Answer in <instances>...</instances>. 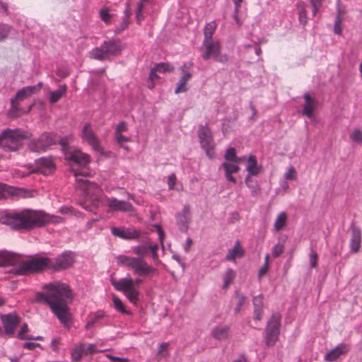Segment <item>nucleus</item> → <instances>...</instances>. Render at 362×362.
I'll list each match as a JSON object with an SVG mask.
<instances>
[{"label":"nucleus","mask_w":362,"mask_h":362,"mask_svg":"<svg viewBox=\"0 0 362 362\" xmlns=\"http://www.w3.org/2000/svg\"><path fill=\"white\" fill-rule=\"evenodd\" d=\"M43 289L47 293H37V300L47 305L60 322L65 327H69L71 315L68 302L73 298L71 288L64 283L54 281L45 284Z\"/></svg>","instance_id":"f257e3e1"},{"label":"nucleus","mask_w":362,"mask_h":362,"mask_svg":"<svg viewBox=\"0 0 362 362\" xmlns=\"http://www.w3.org/2000/svg\"><path fill=\"white\" fill-rule=\"evenodd\" d=\"M56 217L43 211L23 209L19 211L5 212L0 216V222L18 231L30 230L56 222Z\"/></svg>","instance_id":"f03ea898"},{"label":"nucleus","mask_w":362,"mask_h":362,"mask_svg":"<svg viewBox=\"0 0 362 362\" xmlns=\"http://www.w3.org/2000/svg\"><path fill=\"white\" fill-rule=\"evenodd\" d=\"M132 252L138 257L119 255L117 262L119 265L132 270L135 275L139 276H149L157 272V269L148 264L144 257L148 254V244L145 243L132 247Z\"/></svg>","instance_id":"7ed1b4c3"},{"label":"nucleus","mask_w":362,"mask_h":362,"mask_svg":"<svg viewBox=\"0 0 362 362\" xmlns=\"http://www.w3.org/2000/svg\"><path fill=\"white\" fill-rule=\"evenodd\" d=\"M69 160L82 168L79 170L71 167V171L76 177L77 187L83 190L86 194H90L92 190L98 191L99 187L97 184L90 182L87 179L84 178L90 175L89 170L86 168L90 162V156L80 150H76L70 154Z\"/></svg>","instance_id":"20e7f679"},{"label":"nucleus","mask_w":362,"mask_h":362,"mask_svg":"<svg viewBox=\"0 0 362 362\" xmlns=\"http://www.w3.org/2000/svg\"><path fill=\"white\" fill-rule=\"evenodd\" d=\"M101 189L98 191L92 190L90 194H86L88 197V202L91 203V206L84 204L83 207L88 211H93L98 209L100 205L107 206L111 211L122 212H133L134 206L126 201L118 200L115 197H100L99 194Z\"/></svg>","instance_id":"39448f33"},{"label":"nucleus","mask_w":362,"mask_h":362,"mask_svg":"<svg viewBox=\"0 0 362 362\" xmlns=\"http://www.w3.org/2000/svg\"><path fill=\"white\" fill-rule=\"evenodd\" d=\"M16 265V274L27 275L40 272L49 267L50 259L47 257H33L26 261H21L18 256V262Z\"/></svg>","instance_id":"423d86ee"},{"label":"nucleus","mask_w":362,"mask_h":362,"mask_svg":"<svg viewBox=\"0 0 362 362\" xmlns=\"http://www.w3.org/2000/svg\"><path fill=\"white\" fill-rule=\"evenodd\" d=\"M111 282L116 290L124 293L132 303L136 305L139 300V291L136 288L135 284L139 285L142 284L143 280L141 279L136 278L134 280L131 277H126L119 281L112 280Z\"/></svg>","instance_id":"0eeeda50"},{"label":"nucleus","mask_w":362,"mask_h":362,"mask_svg":"<svg viewBox=\"0 0 362 362\" xmlns=\"http://www.w3.org/2000/svg\"><path fill=\"white\" fill-rule=\"evenodd\" d=\"M122 49L123 47L119 42L105 41L99 47L93 49L90 52V56L96 60H109L111 57L120 54Z\"/></svg>","instance_id":"6e6552de"},{"label":"nucleus","mask_w":362,"mask_h":362,"mask_svg":"<svg viewBox=\"0 0 362 362\" xmlns=\"http://www.w3.org/2000/svg\"><path fill=\"white\" fill-rule=\"evenodd\" d=\"M25 138V135L21 130L8 129L0 135V146L8 151H16L21 148Z\"/></svg>","instance_id":"1a4fd4ad"},{"label":"nucleus","mask_w":362,"mask_h":362,"mask_svg":"<svg viewBox=\"0 0 362 362\" xmlns=\"http://www.w3.org/2000/svg\"><path fill=\"white\" fill-rule=\"evenodd\" d=\"M221 46L218 40H203L202 57L204 60L214 59L216 61L225 63L228 62V57L221 54Z\"/></svg>","instance_id":"9d476101"},{"label":"nucleus","mask_w":362,"mask_h":362,"mask_svg":"<svg viewBox=\"0 0 362 362\" xmlns=\"http://www.w3.org/2000/svg\"><path fill=\"white\" fill-rule=\"evenodd\" d=\"M42 87V83L40 82L35 86H26L19 90L16 93V97L13 99H11V108L9 111L10 116L13 117H18L19 115L18 114V102L19 100H23V99L28 98L32 96L33 95L37 93L38 92H40Z\"/></svg>","instance_id":"9b49d317"},{"label":"nucleus","mask_w":362,"mask_h":362,"mask_svg":"<svg viewBox=\"0 0 362 362\" xmlns=\"http://www.w3.org/2000/svg\"><path fill=\"white\" fill-rule=\"evenodd\" d=\"M281 315L274 313L267 322L265 343L267 346H273L277 341L280 332Z\"/></svg>","instance_id":"f8f14e48"},{"label":"nucleus","mask_w":362,"mask_h":362,"mask_svg":"<svg viewBox=\"0 0 362 362\" xmlns=\"http://www.w3.org/2000/svg\"><path fill=\"white\" fill-rule=\"evenodd\" d=\"M198 137L201 144V146L205 151L206 155L210 158H213L215 154L214 143L211 132L206 125H199L198 130Z\"/></svg>","instance_id":"ddd939ff"},{"label":"nucleus","mask_w":362,"mask_h":362,"mask_svg":"<svg viewBox=\"0 0 362 362\" xmlns=\"http://www.w3.org/2000/svg\"><path fill=\"white\" fill-rule=\"evenodd\" d=\"M1 320L4 332L6 334L12 337L16 331V327L19 325L21 320L16 313L1 315Z\"/></svg>","instance_id":"4468645a"},{"label":"nucleus","mask_w":362,"mask_h":362,"mask_svg":"<svg viewBox=\"0 0 362 362\" xmlns=\"http://www.w3.org/2000/svg\"><path fill=\"white\" fill-rule=\"evenodd\" d=\"M83 141L87 142L92 146L93 149L99 152H103V148L100 145V141L94 133L90 124H86L81 132Z\"/></svg>","instance_id":"2eb2a0df"},{"label":"nucleus","mask_w":362,"mask_h":362,"mask_svg":"<svg viewBox=\"0 0 362 362\" xmlns=\"http://www.w3.org/2000/svg\"><path fill=\"white\" fill-rule=\"evenodd\" d=\"M54 144L55 141L49 134L43 133L37 139L30 141L29 148L33 151H44Z\"/></svg>","instance_id":"dca6fc26"},{"label":"nucleus","mask_w":362,"mask_h":362,"mask_svg":"<svg viewBox=\"0 0 362 362\" xmlns=\"http://www.w3.org/2000/svg\"><path fill=\"white\" fill-rule=\"evenodd\" d=\"M192 66V63L185 64L180 69V71L182 72V76L180 78L177 87L175 90V93L176 94L185 93L187 90L188 88L187 83L192 78V74L190 70Z\"/></svg>","instance_id":"f3484780"},{"label":"nucleus","mask_w":362,"mask_h":362,"mask_svg":"<svg viewBox=\"0 0 362 362\" xmlns=\"http://www.w3.org/2000/svg\"><path fill=\"white\" fill-rule=\"evenodd\" d=\"M112 235L124 240L139 239L141 235V231L134 228H111Z\"/></svg>","instance_id":"a211bd4d"},{"label":"nucleus","mask_w":362,"mask_h":362,"mask_svg":"<svg viewBox=\"0 0 362 362\" xmlns=\"http://www.w3.org/2000/svg\"><path fill=\"white\" fill-rule=\"evenodd\" d=\"M74 259V256L72 252H64L55 259L54 263H52L50 260L49 267L56 270L67 269L72 265Z\"/></svg>","instance_id":"6ab92c4d"},{"label":"nucleus","mask_w":362,"mask_h":362,"mask_svg":"<svg viewBox=\"0 0 362 362\" xmlns=\"http://www.w3.org/2000/svg\"><path fill=\"white\" fill-rule=\"evenodd\" d=\"M350 350V347L346 344H339L334 349L329 350L325 356L326 361H334L340 356L346 354Z\"/></svg>","instance_id":"aec40b11"},{"label":"nucleus","mask_w":362,"mask_h":362,"mask_svg":"<svg viewBox=\"0 0 362 362\" xmlns=\"http://www.w3.org/2000/svg\"><path fill=\"white\" fill-rule=\"evenodd\" d=\"M177 223L181 231L187 229L188 224L191 220L190 207L185 205L182 211L176 215Z\"/></svg>","instance_id":"412c9836"},{"label":"nucleus","mask_w":362,"mask_h":362,"mask_svg":"<svg viewBox=\"0 0 362 362\" xmlns=\"http://www.w3.org/2000/svg\"><path fill=\"white\" fill-rule=\"evenodd\" d=\"M351 239H350V249L353 252H358L361 247V230L359 228L354 224H351Z\"/></svg>","instance_id":"4be33fe9"},{"label":"nucleus","mask_w":362,"mask_h":362,"mask_svg":"<svg viewBox=\"0 0 362 362\" xmlns=\"http://www.w3.org/2000/svg\"><path fill=\"white\" fill-rule=\"evenodd\" d=\"M18 262V255L6 250H0V267L16 265Z\"/></svg>","instance_id":"5701e85b"},{"label":"nucleus","mask_w":362,"mask_h":362,"mask_svg":"<svg viewBox=\"0 0 362 362\" xmlns=\"http://www.w3.org/2000/svg\"><path fill=\"white\" fill-rule=\"evenodd\" d=\"M222 167L225 170L227 180L235 183L236 180L232 176V174L236 173L240 170L238 165L233 162L226 161L222 164Z\"/></svg>","instance_id":"b1692460"},{"label":"nucleus","mask_w":362,"mask_h":362,"mask_svg":"<svg viewBox=\"0 0 362 362\" xmlns=\"http://www.w3.org/2000/svg\"><path fill=\"white\" fill-rule=\"evenodd\" d=\"M229 335V327L226 325H220L214 327L211 330V336L219 341L226 340Z\"/></svg>","instance_id":"393cba45"},{"label":"nucleus","mask_w":362,"mask_h":362,"mask_svg":"<svg viewBox=\"0 0 362 362\" xmlns=\"http://www.w3.org/2000/svg\"><path fill=\"white\" fill-rule=\"evenodd\" d=\"M38 170L44 174L50 173L54 168V165L51 158H42L38 160Z\"/></svg>","instance_id":"a878e982"},{"label":"nucleus","mask_w":362,"mask_h":362,"mask_svg":"<svg viewBox=\"0 0 362 362\" xmlns=\"http://www.w3.org/2000/svg\"><path fill=\"white\" fill-rule=\"evenodd\" d=\"M245 251L241 247L240 242L237 241L234 247L229 250L226 259L228 261H234L236 258H240L243 257Z\"/></svg>","instance_id":"bb28decb"},{"label":"nucleus","mask_w":362,"mask_h":362,"mask_svg":"<svg viewBox=\"0 0 362 362\" xmlns=\"http://www.w3.org/2000/svg\"><path fill=\"white\" fill-rule=\"evenodd\" d=\"M305 103L303 106V114L308 118L313 117V111L315 107V101L308 94L305 95Z\"/></svg>","instance_id":"cd10ccee"},{"label":"nucleus","mask_w":362,"mask_h":362,"mask_svg":"<svg viewBox=\"0 0 362 362\" xmlns=\"http://www.w3.org/2000/svg\"><path fill=\"white\" fill-rule=\"evenodd\" d=\"M247 170L249 176L257 175L261 171V167L257 165V159L255 156H250L247 159Z\"/></svg>","instance_id":"c85d7f7f"},{"label":"nucleus","mask_w":362,"mask_h":362,"mask_svg":"<svg viewBox=\"0 0 362 362\" xmlns=\"http://www.w3.org/2000/svg\"><path fill=\"white\" fill-rule=\"evenodd\" d=\"M83 355H86V344L80 343L76 344L71 353V358L74 361H80Z\"/></svg>","instance_id":"c756f323"},{"label":"nucleus","mask_w":362,"mask_h":362,"mask_svg":"<svg viewBox=\"0 0 362 362\" xmlns=\"http://www.w3.org/2000/svg\"><path fill=\"white\" fill-rule=\"evenodd\" d=\"M217 25L215 21H211L206 24L204 31V40H213V35L216 29Z\"/></svg>","instance_id":"7c9ffc66"},{"label":"nucleus","mask_w":362,"mask_h":362,"mask_svg":"<svg viewBox=\"0 0 362 362\" xmlns=\"http://www.w3.org/2000/svg\"><path fill=\"white\" fill-rule=\"evenodd\" d=\"M18 194V189L0 183V197L15 196Z\"/></svg>","instance_id":"2f4dec72"},{"label":"nucleus","mask_w":362,"mask_h":362,"mask_svg":"<svg viewBox=\"0 0 362 362\" xmlns=\"http://www.w3.org/2000/svg\"><path fill=\"white\" fill-rule=\"evenodd\" d=\"M153 1V0H139L136 12V21L139 24H140L144 19L143 12L146 6L150 4Z\"/></svg>","instance_id":"473e14b6"},{"label":"nucleus","mask_w":362,"mask_h":362,"mask_svg":"<svg viewBox=\"0 0 362 362\" xmlns=\"http://www.w3.org/2000/svg\"><path fill=\"white\" fill-rule=\"evenodd\" d=\"M287 223V215L285 212H281L279 213L275 220L274 222V229L276 231L281 230L284 227L286 226Z\"/></svg>","instance_id":"72a5a7b5"},{"label":"nucleus","mask_w":362,"mask_h":362,"mask_svg":"<svg viewBox=\"0 0 362 362\" xmlns=\"http://www.w3.org/2000/svg\"><path fill=\"white\" fill-rule=\"evenodd\" d=\"M66 92V86L65 85L60 86L59 88L56 91L50 92V103L54 104L58 102L61 99V98L65 94Z\"/></svg>","instance_id":"f704fd0d"},{"label":"nucleus","mask_w":362,"mask_h":362,"mask_svg":"<svg viewBox=\"0 0 362 362\" xmlns=\"http://www.w3.org/2000/svg\"><path fill=\"white\" fill-rule=\"evenodd\" d=\"M104 317V313L98 311L95 313L90 314L86 325V329H88L92 327L99 320Z\"/></svg>","instance_id":"c9c22d12"},{"label":"nucleus","mask_w":362,"mask_h":362,"mask_svg":"<svg viewBox=\"0 0 362 362\" xmlns=\"http://www.w3.org/2000/svg\"><path fill=\"white\" fill-rule=\"evenodd\" d=\"M235 276L233 269H228L223 275V288H227Z\"/></svg>","instance_id":"e433bc0d"},{"label":"nucleus","mask_w":362,"mask_h":362,"mask_svg":"<svg viewBox=\"0 0 362 362\" xmlns=\"http://www.w3.org/2000/svg\"><path fill=\"white\" fill-rule=\"evenodd\" d=\"M112 301L114 303L115 308L121 313L130 315L131 313L125 309V307L122 303V301L116 296H112Z\"/></svg>","instance_id":"4c0bfd02"},{"label":"nucleus","mask_w":362,"mask_h":362,"mask_svg":"<svg viewBox=\"0 0 362 362\" xmlns=\"http://www.w3.org/2000/svg\"><path fill=\"white\" fill-rule=\"evenodd\" d=\"M100 18L101 20L105 23L106 24H110L113 15L110 13V10L107 8H102L100 12Z\"/></svg>","instance_id":"58836bf2"},{"label":"nucleus","mask_w":362,"mask_h":362,"mask_svg":"<svg viewBox=\"0 0 362 362\" xmlns=\"http://www.w3.org/2000/svg\"><path fill=\"white\" fill-rule=\"evenodd\" d=\"M11 30V27L7 24L0 23V42L6 40Z\"/></svg>","instance_id":"ea45409f"},{"label":"nucleus","mask_w":362,"mask_h":362,"mask_svg":"<svg viewBox=\"0 0 362 362\" xmlns=\"http://www.w3.org/2000/svg\"><path fill=\"white\" fill-rule=\"evenodd\" d=\"M29 332V328L27 324H23L18 332V337L22 340H32L33 337L27 335L26 334Z\"/></svg>","instance_id":"a19ab883"},{"label":"nucleus","mask_w":362,"mask_h":362,"mask_svg":"<svg viewBox=\"0 0 362 362\" xmlns=\"http://www.w3.org/2000/svg\"><path fill=\"white\" fill-rule=\"evenodd\" d=\"M341 22L342 18L341 17L340 11H338L337 15L335 17L334 25V32L337 35H341L342 32L341 28Z\"/></svg>","instance_id":"79ce46f5"},{"label":"nucleus","mask_w":362,"mask_h":362,"mask_svg":"<svg viewBox=\"0 0 362 362\" xmlns=\"http://www.w3.org/2000/svg\"><path fill=\"white\" fill-rule=\"evenodd\" d=\"M226 161L228 162H235V160H238V156H236V150L235 148L230 147L227 149L226 154L224 156Z\"/></svg>","instance_id":"37998d69"},{"label":"nucleus","mask_w":362,"mask_h":362,"mask_svg":"<svg viewBox=\"0 0 362 362\" xmlns=\"http://www.w3.org/2000/svg\"><path fill=\"white\" fill-rule=\"evenodd\" d=\"M174 67L168 63H160L156 65V70L159 73L173 72Z\"/></svg>","instance_id":"c03bdc74"},{"label":"nucleus","mask_w":362,"mask_h":362,"mask_svg":"<svg viewBox=\"0 0 362 362\" xmlns=\"http://www.w3.org/2000/svg\"><path fill=\"white\" fill-rule=\"evenodd\" d=\"M235 298L237 300V306L235 308V312L238 313L240 311L242 307L246 302V298L241 293L237 292L235 293Z\"/></svg>","instance_id":"a18cd8bd"},{"label":"nucleus","mask_w":362,"mask_h":362,"mask_svg":"<svg viewBox=\"0 0 362 362\" xmlns=\"http://www.w3.org/2000/svg\"><path fill=\"white\" fill-rule=\"evenodd\" d=\"M284 251V245L279 242L272 248V255L274 257H279Z\"/></svg>","instance_id":"49530a36"},{"label":"nucleus","mask_w":362,"mask_h":362,"mask_svg":"<svg viewBox=\"0 0 362 362\" xmlns=\"http://www.w3.org/2000/svg\"><path fill=\"white\" fill-rule=\"evenodd\" d=\"M269 255L267 254L264 257V265L259 270V277L261 278L264 275L267 274L269 269Z\"/></svg>","instance_id":"de8ad7c7"},{"label":"nucleus","mask_w":362,"mask_h":362,"mask_svg":"<svg viewBox=\"0 0 362 362\" xmlns=\"http://www.w3.org/2000/svg\"><path fill=\"white\" fill-rule=\"evenodd\" d=\"M157 70H156V66L151 69L149 77H148V86L149 88H153L154 87L153 81L158 78V76L157 75Z\"/></svg>","instance_id":"09e8293b"},{"label":"nucleus","mask_w":362,"mask_h":362,"mask_svg":"<svg viewBox=\"0 0 362 362\" xmlns=\"http://www.w3.org/2000/svg\"><path fill=\"white\" fill-rule=\"evenodd\" d=\"M168 346L169 344L168 342L161 343L158 347V355L165 358L168 356Z\"/></svg>","instance_id":"8fccbe9b"},{"label":"nucleus","mask_w":362,"mask_h":362,"mask_svg":"<svg viewBox=\"0 0 362 362\" xmlns=\"http://www.w3.org/2000/svg\"><path fill=\"white\" fill-rule=\"evenodd\" d=\"M284 178L289 180H296L297 178V172L293 167H290L288 171L284 174Z\"/></svg>","instance_id":"3c124183"},{"label":"nucleus","mask_w":362,"mask_h":362,"mask_svg":"<svg viewBox=\"0 0 362 362\" xmlns=\"http://www.w3.org/2000/svg\"><path fill=\"white\" fill-rule=\"evenodd\" d=\"M351 139L355 142H362V132L359 129H355L351 135Z\"/></svg>","instance_id":"603ef678"},{"label":"nucleus","mask_w":362,"mask_h":362,"mask_svg":"<svg viewBox=\"0 0 362 362\" xmlns=\"http://www.w3.org/2000/svg\"><path fill=\"white\" fill-rule=\"evenodd\" d=\"M148 247H149V251L151 252L152 257H153V260L158 261V246L156 244H154V245L148 244Z\"/></svg>","instance_id":"864d4df0"},{"label":"nucleus","mask_w":362,"mask_h":362,"mask_svg":"<svg viewBox=\"0 0 362 362\" xmlns=\"http://www.w3.org/2000/svg\"><path fill=\"white\" fill-rule=\"evenodd\" d=\"M127 124L125 122H120L116 127L115 134H122L127 131Z\"/></svg>","instance_id":"5fc2aeb1"},{"label":"nucleus","mask_w":362,"mask_h":362,"mask_svg":"<svg viewBox=\"0 0 362 362\" xmlns=\"http://www.w3.org/2000/svg\"><path fill=\"white\" fill-rule=\"evenodd\" d=\"M115 139L121 147H124V142L130 141V139L129 137L124 136L122 134H115Z\"/></svg>","instance_id":"6e6d98bb"},{"label":"nucleus","mask_w":362,"mask_h":362,"mask_svg":"<svg viewBox=\"0 0 362 362\" xmlns=\"http://www.w3.org/2000/svg\"><path fill=\"white\" fill-rule=\"evenodd\" d=\"M177 178L175 174H171L168 177V185L170 190L175 189V185L176 184Z\"/></svg>","instance_id":"4d7b16f0"},{"label":"nucleus","mask_w":362,"mask_h":362,"mask_svg":"<svg viewBox=\"0 0 362 362\" xmlns=\"http://www.w3.org/2000/svg\"><path fill=\"white\" fill-rule=\"evenodd\" d=\"M99 351H100L96 349V346L94 344L86 345V355L93 354Z\"/></svg>","instance_id":"13d9d810"},{"label":"nucleus","mask_w":362,"mask_h":362,"mask_svg":"<svg viewBox=\"0 0 362 362\" xmlns=\"http://www.w3.org/2000/svg\"><path fill=\"white\" fill-rule=\"evenodd\" d=\"M254 308H262L263 298L262 296H255L253 298Z\"/></svg>","instance_id":"bf43d9fd"},{"label":"nucleus","mask_w":362,"mask_h":362,"mask_svg":"<svg viewBox=\"0 0 362 362\" xmlns=\"http://www.w3.org/2000/svg\"><path fill=\"white\" fill-rule=\"evenodd\" d=\"M155 227L158 235L159 240L161 243V245L163 247V240L165 238L164 231L163 230L162 228L158 225H156Z\"/></svg>","instance_id":"052dcab7"},{"label":"nucleus","mask_w":362,"mask_h":362,"mask_svg":"<svg viewBox=\"0 0 362 362\" xmlns=\"http://www.w3.org/2000/svg\"><path fill=\"white\" fill-rule=\"evenodd\" d=\"M107 358L112 362H129L127 358H120L110 354L106 355Z\"/></svg>","instance_id":"680f3d73"},{"label":"nucleus","mask_w":362,"mask_h":362,"mask_svg":"<svg viewBox=\"0 0 362 362\" xmlns=\"http://www.w3.org/2000/svg\"><path fill=\"white\" fill-rule=\"evenodd\" d=\"M299 21L302 25H305L306 23V15L305 11L303 8L299 9Z\"/></svg>","instance_id":"e2e57ef3"},{"label":"nucleus","mask_w":362,"mask_h":362,"mask_svg":"<svg viewBox=\"0 0 362 362\" xmlns=\"http://www.w3.org/2000/svg\"><path fill=\"white\" fill-rule=\"evenodd\" d=\"M36 347H41V345L40 344L34 342H27L23 344V348L29 350H33Z\"/></svg>","instance_id":"0e129e2a"},{"label":"nucleus","mask_w":362,"mask_h":362,"mask_svg":"<svg viewBox=\"0 0 362 362\" xmlns=\"http://www.w3.org/2000/svg\"><path fill=\"white\" fill-rule=\"evenodd\" d=\"M254 316L255 320H261L262 317V308H254Z\"/></svg>","instance_id":"69168bd1"},{"label":"nucleus","mask_w":362,"mask_h":362,"mask_svg":"<svg viewBox=\"0 0 362 362\" xmlns=\"http://www.w3.org/2000/svg\"><path fill=\"white\" fill-rule=\"evenodd\" d=\"M317 262V254L314 252L310 255V264L312 267H315Z\"/></svg>","instance_id":"338daca9"},{"label":"nucleus","mask_w":362,"mask_h":362,"mask_svg":"<svg viewBox=\"0 0 362 362\" xmlns=\"http://www.w3.org/2000/svg\"><path fill=\"white\" fill-rule=\"evenodd\" d=\"M245 182L248 187L255 188V183H252V182L250 180V176L247 175L245 178Z\"/></svg>","instance_id":"774afa93"}]
</instances>
